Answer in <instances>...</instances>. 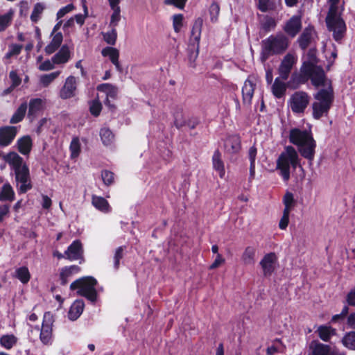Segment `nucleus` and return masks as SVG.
<instances>
[{
    "label": "nucleus",
    "instance_id": "1",
    "mask_svg": "<svg viewBox=\"0 0 355 355\" xmlns=\"http://www.w3.org/2000/svg\"><path fill=\"white\" fill-rule=\"evenodd\" d=\"M289 141L297 146L302 157L306 159L310 164L312 163L315 154L316 141L311 130H301L297 128L291 129Z\"/></svg>",
    "mask_w": 355,
    "mask_h": 355
},
{
    "label": "nucleus",
    "instance_id": "2",
    "mask_svg": "<svg viewBox=\"0 0 355 355\" xmlns=\"http://www.w3.org/2000/svg\"><path fill=\"white\" fill-rule=\"evenodd\" d=\"M6 161L12 166L15 181L20 184L17 189L18 193H26L33 187L28 165L23 163V158L15 152L9 153L6 156Z\"/></svg>",
    "mask_w": 355,
    "mask_h": 355
},
{
    "label": "nucleus",
    "instance_id": "3",
    "mask_svg": "<svg viewBox=\"0 0 355 355\" xmlns=\"http://www.w3.org/2000/svg\"><path fill=\"white\" fill-rule=\"evenodd\" d=\"M290 41L284 34L271 35L261 41L260 60L265 62L270 56L282 55L288 48Z\"/></svg>",
    "mask_w": 355,
    "mask_h": 355
},
{
    "label": "nucleus",
    "instance_id": "4",
    "mask_svg": "<svg viewBox=\"0 0 355 355\" xmlns=\"http://www.w3.org/2000/svg\"><path fill=\"white\" fill-rule=\"evenodd\" d=\"M276 164V168L279 171V175L284 181H288L291 178V168L295 171L300 166L297 150L292 146H286L277 158Z\"/></svg>",
    "mask_w": 355,
    "mask_h": 355
},
{
    "label": "nucleus",
    "instance_id": "5",
    "mask_svg": "<svg viewBox=\"0 0 355 355\" xmlns=\"http://www.w3.org/2000/svg\"><path fill=\"white\" fill-rule=\"evenodd\" d=\"M314 98L317 101L312 104L313 117L319 120L323 116H327L334 100V91L331 87L328 89H320Z\"/></svg>",
    "mask_w": 355,
    "mask_h": 355
},
{
    "label": "nucleus",
    "instance_id": "6",
    "mask_svg": "<svg viewBox=\"0 0 355 355\" xmlns=\"http://www.w3.org/2000/svg\"><path fill=\"white\" fill-rule=\"evenodd\" d=\"M300 71L303 82L311 80L312 85L315 87L325 85L326 74L321 66L311 62H304Z\"/></svg>",
    "mask_w": 355,
    "mask_h": 355
},
{
    "label": "nucleus",
    "instance_id": "7",
    "mask_svg": "<svg viewBox=\"0 0 355 355\" xmlns=\"http://www.w3.org/2000/svg\"><path fill=\"white\" fill-rule=\"evenodd\" d=\"M97 281L92 277H85L76 279L70 285V289H77V294L86 297L88 300L94 303L97 300V291L96 285Z\"/></svg>",
    "mask_w": 355,
    "mask_h": 355
},
{
    "label": "nucleus",
    "instance_id": "8",
    "mask_svg": "<svg viewBox=\"0 0 355 355\" xmlns=\"http://www.w3.org/2000/svg\"><path fill=\"white\" fill-rule=\"evenodd\" d=\"M310 101L309 94L303 91L294 92L289 100V106L295 114L304 113Z\"/></svg>",
    "mask_w": 355,
    "mask_h": 355
},
{
    "label": "nucleus",
    "instance_id": "9",
    "mask_svg": "<svg viewBox=\"0 0 355 355\" xmlns=\"http://www.w3.org/2000/svg\"><path fill=\"white\" fill-rule=\"evenodd\" d=\"M327 29L332 32L334 40L340 43L347 31L346 24L343 18L337 19L333 20L330 24L329 23H326Z\"/></svg>",
    "mask_w": 355,
    "mask_h": 355
},
{
    "label": "nucleus",
    "instance_id": "10",
    "mask_svg": "<svg viewBox=\"0 0 355 355\" xmlns=\"http://www.w3.org/2000/svg\"><path fill=\"white\" fill-rule=\"evenodd\" d=\"M302 29V19L300 15H293L285 24L284 31L291 37H295Z\"/></svg>",
    "mask_w": 355,
    "mask_h": 355
},
{
    "label": "nucleus",
    "instance_id": "11",
    "mask_svg": "<svg viewBox=\"0 0 355 355\" xmlns=\"http://www.w3.org/2000/svg\"><path fill=\"white\" fill-rule=\"evenodd\" d=\"M17 134L15 126L6 125L0 127V146L6 147L12 144Z\"/></svg>",
    "mask_w": 355,
    "mask_h": 355
},
{
    "label": "nucleus",
    "instance_id": "12",
    "mask_svg": "<svg viewBox=\"0 0 355 355\" xmlns=\"http://www.w3.org/2000/svg\"><path fill=\"white\" fill-rule=\"evenodd\" d=\"M295 64V58L293 55L291 53L286 54L283 60H282L280 65L279 67V77L283 80H286L289 75L291 73V71L292 70V68Z\"/></svg>",
    "mask_w": 355,
    "mask_h": 355
},
{
    "label": "nucleus",
    "instance_id": "13",
    "mask_svg": "<svg viewBox=\"0 0 355 355\" xmlns=\"http://www.w3.org/2000/svg\"><path fill=\"white\" fill-rule=\"evenodd\" d=\"M76 89V78L73 76H70L67 78L64 85L60 91V97L62 99L71 98L75 96Z\"/></svg>",
    "mask_w": 355,
    "mask_h": 355
},
{
    "label": "nucleus",
    "instance_id": "14",
    "mask_svg": "<svg viewBox=\"0 0 355 355\" xmlns=\"http://www.w3.org/2000/svg\"><path fill=\"white\" fill-rule=\"evenodd\" d=\"M277 257L274 252L266 254L260 261V265L265 277L270 276L275 268Z\"/></svg>",
    "mask_w": 355,
    "mask_h": 355
},
{
    "label": "nucleus",
    "instance_id": "15",
    "mask_svg": "<svg viewBox=\"0 0 355 355\" xmlns=\"http://www.w3.org/2000/svg\"><path fill=\"white\" fill-rule=\"evenodd\" d=\"M256 84L250 78H247L242 87V99L243 103L250 105L254 96Z\"/></svg>",
    "mask_w": 355,
    "mask_h": 355
},
{
    "label": "nucleus",
    "instance_id": "16",
    "mask_svg": "<svg viewBox=\"0 0 355 355\" xmlns=\"http://www.w3.org/2000/svg\"><path fill=\"white\" fill-rule=\"evenodd\" d=\"M330 349L329 345L312 340L308 347V355H329Z\"/></svg>",
    "mask_w": 355,
    "mask_h": 355
},
{
    "label": "nucleus",
    "instance_id": "17",
    "mask_svg": "<svg viewBox=\"0 0 355 355\" xmlns=\"http://www.w3.org/2000/svg\"><path fill=\"white\" fill-rule=\"evenodd\" d=\"M83 248L81 243L76 240L74 241L65 251L66 258L71 261L78 260L83 257Z\"/></svg>",
    "mask_w": 355,
    "mask_h": 355
},
{
    "label": "nucleus",
    "instance_id": "18",
    "mask_svg": "<svg viewBox=\"0 0 355 355\" xmlns=\"http://www.w3.org/2000/svg\"><path fill=\"white\" fill-rule=\"evenodd\" d=\"M225 148L227 153L237 154L241 148V137L238 135L230 136L225 141Z\"/></svg>",
    "mask_w": 355,
    "mask_h": 355
},
{
    "label": "nucleus",
    "instance_id": "19",
    "mask_svg": "<svg viewBox=\"0 0 355 355\" xmlns=\"http://www.w3.org/2000/svg\"><path fill=\"white\" fill-rule=\"evenodd\" d=\"M313 31L314 27L311 25H309L303 30L302 33L298 37L297 43L302 50L305 51L310 45Z\"/></svg>",
    "mask_w": 355,
    "mask_h": 355
},
{
    "label": "nucleus",
    "instance_id": "20",
    "mask_svg": "<svg viewBox=\"0 0 355 355\" xmlns=\"http://www.w3.org/2000/svg\"><path fill=\"white\" fill-rule=\"evenodd\" d=\"M44 101L40 98H31L28 103V116L36 117L44 110Z\"/></svg>",
    "mask_w": 355,
    "mask_h": 355
},
{
    "label": "nucleus",
    "instance_id": "21",
    "mask_svg": "<svg viewBox=\"0 0 355 355\" xmlns=\"http://www.w3.org/2000/svg\"><path fill=\"white\" fill-rule=\"evenodd\" d=\"M18 151L23 155L30 154L33 148V140L29 135H24L19 138L16 143Z\"/></svg>",
    "mask_w": 355,
    "mask_h": 355
},
{
    "label": "nucleus",
    "instance_id": "22",
    "mask_svg": "<svg viewBox=\"0 0 355 355\" xmlns=\"http://www.w3.org/2000/svg\"><path fill=\"white\" fill-rule=\"evenodd\" d=\"M70 58V51L67 45H63L60 49L52 57V62L55 64H64Z\"/></svg>",
    "mask_w": 355,
    "mask_h": 355
},
{
    "label": "nucleus",
    "instance_id": "23",
    "mask_svg": "<svg viewBox=\"0 0 355 355\" xmlns=\"http://www.w3.org/2000/svg\"><path fill=\"white\" fill-rule=\"evenodd\" d=\"M241 262L245 266H252L256 261V249L248 246L244 250L241 257Z\"/></svg>",
    "mask_w": 355,
    "mask_h": 355
},
{
    "label": "nucleus",
    "instance_id": "24",
    "mask_svg": "<svg viewBox=\"0 0 355 355\" xmlns=\"http://www.w3.org/2000/svg\"><path fill=\"white\" fill-rule=\"evenodd\" d=\"M40 339L45 345H50L52 344L53 333L51 324L43 322L40 330Z\"/></svg>",
    "mask_w": 355,
    "mask_h": 355
},
{
    "label": "nucleus",
    "instance_id": "25",
    "mask_svg": "<svg viewBox=\"0 0 355 355\" xmlns=\"http://www.w3.org/2000/svg\"><path fill=\"white\" fill-rule=\"evenodd\" d=\"M85 307V303L82 300H76L70 307L68 313L69 318L76 320L82 314Z\"/></svg>",
    "mask_w": 355,
    "mask_h": 355
},
{
    "label": "nucleus",
    "instance_id": "26",
    "mask_svg": "<svg viewBox=\"0 0 355 355\" xmlns=\"http://www.w3.org/2000/svg\"><path fill=\"white\" fill-rule=\"evenodd\" d=\"M202 24L203 20L201 17H198L195 20L191 29V36L189 40V41L192 40V43L200 44Z\"/></svg>",
    "mask_w": 355,
    "mask_h": 355
},
{
    "label": "nucleus",
    "instance_id": "27",
    "mask_svg": "<svg viewBox=\"0 0 355 355\" xmlns=\"http://www.w3.org/2000/svg\"><path fill=\"white\" fill-rule=\"evenodd\" d=\"M12 276L17 279L23 284H26L30 281L31 277L29 270L26 266L15 268Z\"/></svg>",
    "mask_w": 355,
    "mask_h": 355
},
{
    "label": "nucleus",
    "instance_id": "28",
    "mask_svg": "<svg viewBox=\"0 0 355 355\" xmlns=\"http://www.w3.org/2000/svg\"><path fill=\"white\" fill-rule=\"evenodd\" d=\"M213 168L218 173L220 178H223L225 174L224 163L221 159V153L218 150H215L212 157Z\"/></svg>",
    "mask_w": 355,
    "mask_h": 355
},
{
    "label": "nucleus",
    "instance_id": "29",
    "mask_svg": "<svg viewBox=\"0 0 355 355\" xmlns=\"http://www.w3.org/2000/svg\"><path fill=\"white\" fill-rule=\"evenodd\" d=\"M281 78H276L272 85V93L276 98H282L286 94L287 85L280 80Z\"/></svg>",
    "mask_w": 355,
    "mask_h": 355
},
{
    "label": "nucleus",
    "instance_id": "30",
    "mask_svg": "<svg viewBox=\"0 0 355 355\" xmlns=\"http://www.w3.org/2000/svg\"><path fill=\"white\" fill-rule=\"evenodd\" d=\"M80 270V267L76 265L63 268L60 275L61 284H67L69 281V278H70L73 274L78 273Z\"/></svg>",
    "mask_w": 355,
    "mask_h": 355
},
{
    "label": "nucleus",
    "instance_id": "31",
    "mask_svg": "<svg viewBox=\"0 0 355 355\" xmlns=\"http://www.w3.org/2000/svg\"><path fill=\"white\" fill-rule=\"evenodd\" d=\"M15 193L9 183L4 184L0 189V201L12 202L15 200Z\"/></svg>",
    "mask_w": 355,
    "mask_h": 355
},
{
    "label": "nucleus",
    "instance_id": "32",
    "mask_svg": "<svg viewBox=\"0 0 355 355\" xmlns=\"http://www.w3.org/2000/svg\"><path fill=\"white\" fill-rule=\"evenodd\" d=\"M97 90L106 94V98L116 99L118 94L117 88L110 83H102L97 86Z\"/></svg>",
    "mask_w": 355,
    "mask_h": 355
},
{
    "label": "nucleus",
    "instance_id": "33",
    "mask_svg": "<svg viewBox=\"0 0 355 355\" xmlns=\"http://www.w3.org/2000/svg\"><path fill=\"white\" fill-rule=\"evenodd\" d=\"M28 108V104L25 101L19 106V107L16 110V111L12 114V117L10 119V123L11 124H15L21 122L26 113Z\"/></svg>",
    "mask_w": 355,
    "mask_h": 355
},
{
    "label": "nucleus",
    "instance_id": "34",
    "mask_svg": "<svg viewBox=\"0 0 355 355\" xmlns=\"http://www.w3.org/2000/svg\"><path fill=\"white\" fill-rule=\"evenodd\" d=\"M199 46L200 44L192 43V40L189 41L188 48V59L190 67H196V60L199 54Z\"/></svg>",
    "mask_w": 355,
    "mask_h": 355
},
{
    "label": "nucleus",
    "instance_id": "35",
    "mask_svg": "<svg viewBox=\"0 0 355 355\" xmlns=\"http://www.w3.org/2000/svg\"><path fill=\"white\" fill-rule=\"evenodd\" d=\"M261 28L265 32H270L275 28L277 26V21L275 19L270 15H262L260 19Z\"/></svg>",
    "mask_w": 355,
    "mask_h": 355
},
{
    "label": "nucleus",
    "instance_id": "36",
    "mask_svg": "<svg viewBox=\"0 0 355 355\" xmlns=\"http://www.w3.org/2000/svg\"><path fill=\"white\" fill-rule=\"evenodd\" d=\"M257 8L262 12L275 11L277 8V0H258Z\"/></svg>",
    "mask_w": 355,
    "mask_h": 355
},
{
    "label": "nucleus",
    "instance_id": "37",
    "mask_svg": "<svg viewBox=\"0 0 355 355\" xmlns=\"http://www.w3.org/2000/svg\"><path fill=\"white\" fill-rule=\"evenodd\" d=\"M319 337L323 341L327 342L330 340L331 337L336 335V331L335 329L325 325H321L317 330Z\"/></svg>",
    "mask_w": 355,
    "mask_h": 355
},
{
    "label": "nucleus",
    "instance_id": "38",
    "mask_svg": "<svg viewBox=\"0 0 355 355\" xmlns=\"http://www.w3.org/2000/svg\"><path fill=\"white\" fill-rule=\"evenodd\" d=\"M92 202L97 209L101 211L107 212L110 210V205L103 197L93 196Z\"/></svg>",
    "mask_w": 355,
    "mask_h": 355
},
{
    "label": "nucleus",
    "instance_id": "39",
    "mask_svg": "<svg viewBox=\"0 0 355 355\" xmlns=\"http://www.w3.org/2000/svg\"><path fill=\"white\" fill-rule=\"evenodd\" d=\"M101 54L103 57H108L112 64H116L119 58V50L112 46L103 48Z\"/></svg>",
    "mask_w": 355,
    "mask_h": 355
},
{
    "label": "nucleus",
    "instance_id": "40",
    "mask_svg": "<svg viewBox=\"0 0 355 355\" xmlns=\"http://www.w3.org/2000/svg\"><path fill=\"white\" fill-rule=\"evenodd\" d=\"M329 8L325 18V22L330 24L333 20L340 19L342 17L340 14L338 15V3L329 2Z\"/></svg>",
    "mask_w": 355,
    "mask_h": 355
},
{
    "label": "nucleus",
    "instance_id": "41",
    "mask_svg": "<svg viewBox=\"0 0 355 355\" xmlns=\"http://www.w3.org/2000/svg\"><path fill=\"white\" fill-rule=\"evenodd\" d=\"M341 343L347 349L355 351V331L346 333L341 339Z\"/></svg>",
    "mask_w": 355,
    "mask_h": 355
},
{
    "label": "nucleus",
    "instance_id": "42",
    "mask_svg": "<svg viewBox=\"0 0 355 355\" xmlns=\"http://www.w3.org/2000/svg\"><path fill=\"white\" fill-rule=\"evenodd\" d=\"M99 135L105 146L110 145L114 139V135L109 128H101Z\"/></svg>",
    "mask_w": 355,
    "mask_h": 355
},
{
    "label": "nucleus",
    "instance_id": "43",
    "mask_svg": "<svg viewBox=\"0 0 355 355\" xmlns=\"http://www.w3.org/2000/svg\"><path fill=\"white\" fill-rule=\"evenodd\" d=\"M17 343L14 335H5L0 338V344L7 349H10Z\"/></svg>",
    "mask_w": 355,
    "mask_h": 355
},
{
    "label": "nucleus",
    "instance_id": "44",
    "mask_svg": "<svg viewBox=\"0 0 355 355\" xmlns=\"http://www.w3.org/2000/svg\"><path fill=\"white\" fill-rule=\"evenodd\" d=\"M44 10V6L42 3H35L31 15V20L34 23H37L39 21L40 15L43 12Z\"/></svg>",
    "mask_w": 355,
    "mask_h": 355
},
{
    "label": "nucleus",
    "instance_id": "45",
    "mask_svg": "<svg viewBox=\"0 0 355 355\" xmlns=\"http://www.w3.org/2000/svg\"><path fill=\"white\" fill-rule=\"evenodd\" d=\"M69 149L71 151V158H76L79 156L80 153V144L78 137H74L72 139Z\"/></svg>",
    "mask_w": 355,
    "mask_h": 355
},
{
    "label": "nucleus",
    "instance_id": "46",
    "mask_svg": "<svg viewBox=\"0 0 355 355\" xmlns=\"http://www.w3.org/2000/svg\"><path fill=\"white\" fill-rule=\"evenodd\" d=\"M111 9L113 10V12L111 15L110 26L116 28L121 20V8L119 6H116L111 8Z\"/></svg>",
    "mask_w": 355,
    "mask_h": 355
},
{
    "label": "nucleus",
    "instance_id": "47",
    "mask_svg": "<svg viewBox=\"0 0 355 355\" xmlns=\"http://www.w3.org/2000/svg\"><path fill=\"white\" fill-rule=\"evenodd\" d=\"M12 12L10 11L6 14L0 15V32L4 31L10 24L12 18Z\"/></svg>",
    "mask_w": 355,
    "mask_h": 355
},
{
    "label": "nucleus",
    "instance_id": "48",
    "mask_svg": "<svg viewBox=\"0 0 355 355\" xmlns=\"http://www.w3.org/2000/svg\"><path fill=\"white\" fill-rule=\"evenodd\" d=\"M105 42L110 45H114L117 39V31L116 28H112L110 31L103 34Z\"/></svg>",
    "mask_w": 355,
    "mask_h": 355
},
{
    "label": "nucleus",
    "instance_id": "49",
    "mask_svg": "<svg viewBox=\"0 0 355 355\" xmlns=\"http://www.w3.org/2000/svg\"><path fill=\"white\" fill-rule=\"evenodd\" d=\"M174 125L180 129L186 125V121L184 119L183 112L182 110H178L173 113Z\"/></svg>",
    "mask_w": 355,
    "mask_h": 355
},
{
    "label": "nucleus",
    "instance_id": "50",
    "mask_svg": "<svg viewBox=\"0 0 355 355\" xmlns=\"http://www.w3.org/2000/svg\"><path fill=\"white\" fill-rule=\"evenodd\" d=\"M102 110V104L98 99L92 101L89 105V112L92 116L97 117Z\"/></svg>",
    "mask_w": 355,
    "mask_h": 355
},
{
    "label": "nucleus",
    "instance_id": "51",
    "mask_svg": "<svg viewBox=\"0 0 355 355\" xmlns=\"http://www.w3.org/2000/svg\"><path fill=\"white\" fill-rule=\"evenodd\" d=\"M209 12L211 22H216L220 13V6L217 2L214 1L209 6Z\"/></svg>",
    "mask_w": 355,
    "mask_h": 355
},
{
    "label": "nucleus",
    "instance_id": "52",
    "mask_svg": "<svg viewBox=\"0 0 355 355\" xmlns=\"http://www.w3.org/2000/svg\"><path fill=\"white\" fill-rule=\"evenodd\" d=\"M184 16L182 14H176L173 17V26L175 33H179L183 26Z\"/></svg>",
    "mask_w": 355,
    "mask_h": 355
},
{
    "label": "nucleus",
    "instance_id": "53",
    "mask_svg": "<svg viewBox=\"0 0 355 355\" xmlns=\"http://www.w3.org/2000/svg\"><path fill=\"white\" fill-rule=\"evenodd\" d=\"M101 178L103 183L106 186H110L113 184L114 180V174L110 171L103 170L101 172Z\"/></svg>",
    "mask_w": 355,
    "mask_h": 355
},
{
    "label": "nucleus",
    "instance_id": "54",
    "mask_svg": "<svg viewBox=\"0 0 355 355\" xmlns=\"http://www.w3.org/2000/svg\"><path fill=\"white\" fill-rule=\"evenodd\" d=\"M60 74V71H55L49 74H45L41 76L40 81L44 86H48Z\"/></svg>",
    "mask_w": 355,
    "mask_h": 355
},
{
    "label": "nucleus",
    "instance_id": "55",
    "mask_svg": "<svg viewBox=\"0 0 355 355\" xmlns=\"http://www.w3.org/2000/svg\"><path fill=\"white\" fill-rule=\"evenodd\" d=\"M125 249V246H120L116 248L114 255V267L117 270L119 267L120 260L123 257V252Z\"/></svg>",
    "mask_w": 355,
    "mask_h": 355
},
{
    "label": "nucleus",
    "instance_id": "56",
    "mask_svg": "<svg viewBox=\"0 0 355 355\" xmlns=\"http://www.w3.org/2000/svg\"><path fill=\"white\" fill-rule=\"evenodd\" d=\"M274 343H278L282 345V349L279 348L278 347H276L275 345H272L270 347H268L266 349V354L268 355H274L277 352H283L285 349V345L282 343L281 339L276 338L274 341Z\"/></svg>",
    "mask_w": 355,
    "mask_h": 355
},
{
    "label": "nucleus",
    "instance_id": "57",
    "mask_svg": "<svg viewBox=\"0 0 355 355\" xmlns=\"http://www.w3.org/2000/svg\"><path fill=\"white\" fill-rule=\"evenodd\" d=\"M283 202L285 206V209H291L295 204L293 194L291 192L287 191L284 196Z\"/></svg>",
    "mask_w": 355,
    "mask_h": 355
},
{
    "label": "nucleus",
    "instance_id": "58",
    "mask_svg": "<svg viewBox=\"0 0 355 355\" xmlns=\"http://www.w3.org/2000/svg\"><path fill=\"white\" fill-rule=\"evenodd\" d=\"M188 0H164L165 5L174 6L179 9H183L185 7Z\"/></svg>",
    "mask_w": 355,
    "mask_h": 355
},
{
    "label": "nucleus",
    "instance_id": "59",
    "mask_svg": "<svg viewBox=\"0 0 355 355\" xmlns=\"http://www.w3.org/2000/svg\"><path fill=\"white\" fill-rule=\"evenodd\" d=\"M75 8L72 3H69L62 8H61L57 12V18L60 19L63 17L66 14L72 11Z\"/></svg>",
    "mask_w": 355,
    "mask_h": 355
},
{
    "label": "nucleus",
    "instance_id": "60",
    "mask_svg": "<svg viewBox=\"0 0 355 355\" xmlns=\"http://www.w3.org/2000/svg\"><path fill=\"white\" fill-rule=\"evenodd\" d=\"M9 78L12 81L11 85H12V87H17L21 83V78L18 76L17 71H11L10 72Z\"/></svg>",
    "mask_w": 355,
    "mask_h": 355
},
{
    "label": "nucleus",
    "instance_id": "61",
    "mask_svg": "<svg viewBox=\"0 0 355 355\" xmlns=\"http://www.w3.org/2000/svg\"><path fill=\"white\" fill-rule=\"evenodd\" d=\"M257 154V149L255 146H252L248 150V158L250 160V165H255V160Z\"/></svg>",
    "mask_w": 355,
    "mask_h": 355
},
{
    "label": "nucleus",
    "instance_id": "62",
    "mask_svg": "<svg viewBox=\"0 0 355 355\" xmlns=\"http://www.w3.org/2000/svg\"><path fill=\"white\" fill-rule=\"evenodd\" d=\"M346 301L349 306H355V286L347 293Z\"/></svg>",
    "mask_w": 355,
    "mask_h": 355
},
{
    "label": "nucleus",
    "instance_id": "63",
    "mask_svg": "<svg viewBox=\"0 0 355 355\" xmlns=\"http://www.w3.org/2000/svg\"><path fill=\"white\" fill-rule=\"evenodd\" d=\"M225 262V259L223 258L221 254H217L216 257L214 262L209 266V269L213 270L219 267L222 263Z\"/></svg>",
    "mask_w": 355,
    "mask_h": 355
},
{
    "label": "nucleus",
    "instance_id": "64",
    "mask_svg": "<svg viewBox=\"0 0 355 355\" xmlns=\"http://www.w3.org/2000/svg\"><path fill=\"white\" fill-rule=\"evenodd\" d=\"M54 63L51 62L49 60H46L43 62L39 67L40 70L41 71H49L53 69Z\"/></svg>",
    "mask_w": 355,
    "mask_h": 355
}]
</instances>
